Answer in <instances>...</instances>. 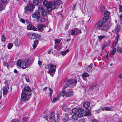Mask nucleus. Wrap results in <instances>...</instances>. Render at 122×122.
Returning <instances> with one entry per match:
<instances>
[{
    "label": "nucleus",
    "instance_id": "c9c22d12",
    "mask_svg": "<svg viewBox=\"0 0 122 122\" xmlns=\"http://www.w3.org/2000/svg\"><path fill=\"white\" fill-rule=\"evenodd\" d=\"M110 12L107 11H105L104 13V15L105 16H108L110 15Z\"/></svg>",
    "mask_w": 122,
    "mask_h": 122
},
{
    "label": "nucleus",
    "instance_id": "6e6d98bb",
    "mask_svg": "<svg viewBox=\"0 0 122 122\" xmlns=\"http://www.w3.org/2000/svg\"><path fill=\"white\" fill-rule=\"evenodd\" d=\"M3 66H6L8 68V63L6 62H4L3 63Z\"/></svg>",
    "mask_w": 122,
    "mask_h": 122
},
{
    "label": "nucleus",
    "instance_id": "bf43d9fd",
    "mask_svg": "<svg viewBox=\"0 0 122 122\" xmlns=\"http://www.w3.org/2000/svg\"><path fill=\"white\" fill-rule=\"evenodd\" d=\"M38 64L40 66H41L42 64V62H41V61H38Z\"/></svg>",
    "mask_w": 122,
    "mask_h": 122
},
{
    "label": "nucleus",
    "instance_id": "4d7b16f0",
    "mask_svg": "<svg viewBox=\"0 0 122 122\" xmlns=\"http://www.w3.org/2000/svg\"><path fill=\"white\" fill-rule=\"evenodd\" d=\"M61 54L63 56H65L66 54V51H62L61 52Z\"/></svg>",
    "mask_w": 122,
    "mask_h": 122
},
{
    "label": "nucleus",
    "instance_id": "0e129e2a",
    "mask_svg": "<svg viewBox=\"0 0 122 122\" xmlns=\"http://www.w3.org/2000/svg\"><path fill=\"white\" fill-rule=\"evenodd\" d=\"M119 17L120 18V20H121L122 18V14H120L119 16Z\"/></svg>",
    "mask_w": 122,
    "mask_h": 122
},
{
    "label": "nucleus",
    "instance_id": "0eeeda50",
    "mask_svg": "<svg viewBox=\"0 0 122 122\" xmlns=\"http://www.w3.org/2000/svg\"><path fill=\"white\" fill-rule=\"evenodd\" d=\"M103 23L102 21H99L96 24L95 27L96 28L102 30L101 29L103 25Z\"/></svg>",
    "mask_w": 122,
    "mask_h": 122
},
{
    "label": "nucleus",
    "instance_id": "9d476101",
    "mask_svg": "<svg viewBox=\"0 0 122 122\" xmlns=\"http://www.w3.org/2000/svg\"><path fill=\"white\" fill-rule=\"evenodd\" d=\"M84 112V111L82 109L80 108L78 109L77 114L78 115L79 117H81L83 116Z\"/></svg>",
    "mask_w": 122,
    "mask_h": 122
},
{
    "label": "nucleus",
    "instance_id": "c756f323",
    "mask_svg": "<svg viewBox=\"0 0 122 122\" xmlns=\"http://www.w3.org/2000/svg\"><path fill=\"white\" fill-rule=\"evenodd\" d=\"M66 95V92L65 91L63 90L61 92L60 94V96H63L65 95Z\"/></svg>",
    "mask_w": 122,
    "mask_h": 122
},
{
    "label": "nucleus",
    "instance_id": "473e14b6",
    "mask_svg": "<svg viewBox=\"0 0 122 122\" xmlns=\"http://www.w3.org/2000/svg\"><path fill=\"white\" fill-rule=\"evenodd\" d=\"M97 85L96 84H93L90 86L89 87L90 89H92L95 87Z\"/></svg>",
    "mask_w": 122,
    "mask_h": 122
},
{
    "label": "nucleus",
    "instance_id": "7c9ffc66",
    "mask_svg": "<svg viewBox=\"0 0 122 122\" xmlns=\"http://www.w3.org/2000/svg\"><path fill=\"white\" fill-rule=\"evenodd\" d=\"M117 52L120 54H122V48L118 47L117 48Z\"/></svg>",
    "mask_w": 122,
    "mask_h": 122
},
{
    "label": "nucleus",
    "instance_id": "774afa93",
    "mask_svg": "<svg viewBox=\"0 0 122 122\" xmlns=\"http://www.w3.org/2000/svg\"><path fill=\"white\" fill-rule=\"evenodd\" d=\"M92 122H98L96 120L94 119L92 120Z\"/></svg>",
    "mask_w": 122,
    "mask_h": 122
},
{
    "label": "nucleus",
    "instance_id": "f03ea898",
    "mask_svg": "<svg viewBox=\"0 0 122 122\" xmlns=\"http://www.w3.org/2000/svg\"><path fill=\"white\" fill-rule=\"evenodd\" d=\"M57 0H54V1L52 2L51 6L47 8V11L49 12H50L52 9H55L57 8L58 7V4L57 3V2H55V1H56Z\"/></svg>",
    "mask_w": 122,
    "mask_h": 122
},
{
    "label": "nucleus",
    "instance_id": "052dcab7",
    "mask_svg": "<svg viewBox=\"0 0 122 122\" xmlns=\"http://www.w3.org/2000/svg\"><path fill=\"white\" fill-rule=\"evenodd\" d=\"M77 34H80V33L81 32V30H78V29L77 28Z\"/></svg>",
    "mask_w": 122,
    "mask_h": 122
},
{
    "label": "nucleus",
    "instance_id": "a211bd4d",
    "mask_svg": "<svg viewBox=\"0 0 122 122\" xmlns=\"http://www.w3.org/2000/svg\"><path fill=\"white\" fill-rule=\"evenodd\" d=\"M44 27V25L42 24H40L37 25V27L38 31L42 32L43 30V28Z\"/></svg>",
    "mask_w": 122,
    "mask_h": 122
},
{
    "label": "nucleus",
    "instance_id": "13d9d810",
    "mask_svg": "<svg viewBox=\"0 0 122 122\" xmlns=\"http://www.w3.org/2000/svg\"><path fill=\"white\" fill-rule=\"evenodd\" d=\"M38 41L37 40H36L34 42V44L37 45L38 44Z\"/></svg>",
    "mask_w": 122,
    "mask_h": 122
},
{
    "label": "nucleus",
    "instance_id": "7ed1b4c3",
    "mask_svg": "<svg viewBox=\"0 0 122 122\" xmlns=\"http://www.w3.org/2000/svg\"><path fill=\"white\" fill-rule=\"evenodd\" d=\"M51 68L48 71V73L50 74H54L56 69V65L55 64H51L50 65Z\"/></svg>",
    "mask_w": 122,
    "mask_h": 122
},
{
    "label": "nucleus",
    "instance_id": "b1692460",
    "mask_svg": "<svg viewBox=\"0 0 122 122\" xmlns=\"http://www.w3.org/2000/svg\"><path fill=\"white\" fill-rule=\"evenodd\" d=\"M78 117L79 116L77 114H74L72 116V118L75 120H76L77 119Z\"/></svg>",
    "mask_w": 122,
    "mask_h": 122
},
{
    "label": "nucleus",
    "instance_id": "8fccbe9b",
    "mask_svg": "<svg viewBox=\"0 0 122 122\" xmlns=\"http://www.w3.org/2000/svg\"><path fill=\"white\" fill-rule=\"evenodd\" d=\"M43 117L47 120H48V117L47 115H44L43 116Z\"/></svg>",
    "mask_w": 122,
    "mask_h": 122
},
{
    "label": "nucleus",
    "instance_id": "cd10ccee",
    "mask_svg": "<svg viewBox=\"0 0 122 122\" xmlns=\"http://www.w3.org/2000/svg\"><path fill=\"white\" fill-rule=\"evenodd\" d=\"M72 111L74 114H77V112H78V109L76 108H73L72 109Z\"/></svg>",
    "mask_w": 122,
    "mask_h": 122
},
{
    "label": "nucleus",
    "instance_id": "e433bc0d",
    "mask_svg": "<svg viewBox=\"0 0 122 122\" xmlns=\"http://www.w3.org/2000/svg\"><path fill=\"white\" fill-rule=\"evenodd\" d=\"M38 1L37 0H34L33 2V4L34 6L37 5L38 3Z\"/></svg>",
    "mask_w": 122,
    "mask_h": 122
},
{
    "label": "nucleus",
    "instance_id": "f257e3e1",
    "mask_svg": "<svg viewBox=\"0 0 122 122\" xmlns=\"http://www.w3.org/2000/svg\"><path fill=\"white\" fill-rule=\"evenodd\" d=\"M30 61L28 59L26 62L24 61H21L20 60H19L17 62V65L20 66L22 69H25L29 67L30 65Z\"/></svg>",
    "mask_w": 122,
    "mask_h": 122
},
{
    "label": "nucleus",
    "instance_id": "49530a36",
    "mask_svg": "<svg viewBox=\"0 0 122 122\" xmlns=\"http://www.w3.org/2000/svg\"><path fill=\"white\" fill-rule=\"evenodd\" d=\"M35 39L38 38H39L40 37V36L38 34H37L35 33Z\"/></svg>",
    "mask_w": 122,
    "mask_h": 122
},
{
    "label": "nucleus",
    "instance_id": "72a5a7b5",
    "mask_svg": "<svg viewBox=\"0 0 122 122\" xmlns=\"http://www.w3.org/2000/svg\"><path fill=\"white\" fill-rule=\"evenodd\" d=\"M54 114L53 113H51L50 114L49 119H52L54 118Z\"/></svg>",
    "mask_w": 122,
    "mask_h": 122
},
{
    "label": "nucleus",
    "instance_id": "5fc2aeb1",
    "mask_svg": "<svg viewBox=\"0 0 122 122\" xmlns=\"http://www.w3.org/2000/svg\"><path fill=\"white\" fill-rule=\"evenodd\" d=\"M51 64H48L46 66V68L47 69H49L50 68H51L50 65Z\"/></svg>",
    "mask_w": 122,
    "mask_h": 122
},
{
    "label": "nucleus",
    "instance_id": "603ef678",
    "mask_svg": "<svg viewBox=\"0 0 122 122\" xmlns=\"http://www.w3.org/2000/svg\"><path fill=\"white\" fill-rule=\"evenodd\" d=\"M49 89L50 92V97H51V96L52 94V93L53 91L52 89L50 88H49Z\"/></svg>",
    "mask_w": 122,
    "mask_h": 122
},
{
    "label": "nucleus",
    "instance_id": "58836bf2",
    "mask_svg": "<svg viewBox=\"0 0 122 122\" xmlns=\"http://www.w3.org/2000/svg\"><path fill=\"white\" fill-rule=\"evenodd\" d=\"M116 34L117 35L116 37L115 40V41H115V42L117 43V42H118V39L119 37V34Z\"/></svg>",
    "mask_w": 122,
    "mask_h": 122
},
{
    "label": "nucleus",
    "instance_id": "f3484780",
    "mask_svg": "<svg viewBox=\"0 0 122 122\" xmlns=\"http://www.w3.org/2000/svg\"><path fill=\"white\" fill-rule=\"evenodd\" d=\"M55 47L57 50L58 49V44L60 43V41L58 39H56L55 40Z\"/></svg>",
    "mask_w": 122,
    "mask_h": 122
},
{
    "label": "nucleus",
    "instance_id": "a18cd8bd",
    "mask_svg": "<svg viewBox=\"0 0 122 122\" xmlns=\"http://www.w3.org/2000/svg\"><path fill=\"white\" fill-rule=\"evenodd\" d=\"M78 122H85V120L83 118H81L79 119Z\"/></svg>",
    "mask_w": 122,
    "mask_h": 122
},
{
    "label": "nucleus",
    "instance_id": "338daca9",
    "mask_svg": "<svg viewBox=\"0 0 122 122\" xmlns=\"http://www.w3.org/2000/svg\"><path fill=\"white\" fill-rule=\"evenodd\" d=\"M4 8L3 6L0 7V11L3 10V9Z\"/></svg>",
    "mask_w": 122,
    "mask_h": 122
},
{
    "label": "nucleus",
    "instance_id": "2eb2a0df",
    "mask_svg": "<svg viewBox=\"0 0 122 122\" xmlns=\"http://www.w3.org/2000/svg\"><path fill=\"white\" fill-rule=\"evenodd\" d=\"M27 35L30 39H35V33H32L31 32H29L27 33Z\"/></svg>",
    "mask_w": 122,
    "mask_h": 122
},
{
    "label": "nucleus",
    "instance_id": "6e6552de",
    "mask_svg": "<svg viewBox=\"0 0 122 122\" xmlns=\"http://www.w3.org/2000/svg\"><path fill=\"white\" fill-rule=\"evenodd\" d=\"M110 24L109 21L107 20L105 22V25H103L102 27V30H106L109 28V25Z\"/></svg>",
    "mask_w": 122,
    "mask_h": 122
},
{
    "label": "nucleus",
    "instance_id": "2f4dec72",
    "mask_svg": "<svg viewBox=\"0 0 122 122\" xmlns=\"http://www.w3.org/2000/svg\"><path fill=\"white\" fill-rule=\"evenodd\" d=\"M105 37V36H98V40L99 41H101Z\"/></svg>",
    "mask_w": 122,
    "mask_h": 122
},
{
    "label": "nucleus",
    "instance_id": "4be33fe9",
    "mask_svg": "<svg viewBox=\"0 0 122 122\" xmlns=\"http://www.w3.org/2000/svg\"><path fill=\"white\" fill-rule=\"evenodd\" d=\"M45 9L43 8V7L42 5L40 6L38 8V11L40 13L41 12V13L43 11H44Z\"/></svg>",
    "mask_w": 122,
    "mask_h": 122
},
{
    "label": "nucleus",
    "instance_id": "f704fd0d",
    "mask_svg": "<svg viewBox=\"0 0 122 122\" xmlns=\"http://www.w3.org/2000/svg\"><path fill=\"white\" fill-rule=\"evenodd\" d=\"M6 39L5 36L4 35H2L1 36V41L3 42H4L6 41Z\"/></svg>",
    "mask_w": 122,
    "mask_h": 122
},
{
    "label": "nucleus",
    "instance_id": "f8f14e48",
    "mask_svg": "<svg viewBox=\"0 0 122 122\" xmlns=\"http://www.w3.org/2000/svg\"><path fill=\"white\" fill-rule=\"evenodd\" d=\"M62 121L64 122H66L68 121L69 120L68 114H63V116H62Z\"/></svg>",
    "mask_w": 122,
    "mask_h": 122
},
{
    "label": "nucleus",
    "instance_id": "a19ab883",
    "mask_svg": "<svg viewBox=\"0 0 122 122\" xmlns=\"http://www.w3.org/2000/svg\"><path fill=\"white\" fill-rule=\"evenodd\" d=\"M41 15L43 16H45L47 14V12L45 11V10L44 11H43V12H42L41 13Z\"/></svg>",
    "mask_w": 122,
    "mask_h": 122
},
{
    "label": "nucleus",
    "instance_id": "c03bdc74",
    "mask_svg": "<svg viewBox=\"0 0 122 122\" xmlns=\"http://www.w3.org/2000/svg\"><path fill=\"white\" fill-rule=\"evenodd\" d=\"M117 43H117H116L115 41H114L113 43L112 44V48H115L116 46V45Z\"/></svg>",
    "mask_w": 122,
    "mask_h": 122
},
{
    "label": "nucleus",
    "instance_id": "3c124183",
    "mask_svg": "<svg viewBox=\"0 0 122 122\" xmlns=\"http://www.w3.org/2000/svg\"><path fill=\"white\" fill-rule=\"evenodd\" d=\"M58 99V98H54L53 99L52 102L54 103L57 101Z\"/></svg>",
    "mask_w": 122,
    "mask_h": 122
},
{
    "label": "nucleus",
    "instance_id": "393cba45",
    "mask_svg": "<svg viewBox=\"0 0 122 122\" xmlns=\"http://www.w3.org/2000/svg\"><path fill=\"white\" fill-rule=\"evenodd\" d=\"M89 76V74L86 72H84L82 74V77L83 79H84V78L87 77H88Z\"/></svg>",
    "mask_w": 122,
    "mask_h": 122
},
{
    "label": "nucleus",
    "instance_id": "de8ad7c7",
    "mask_svg": "<svg viewBox=\"0 0 122 122\" xmlns=\"http://www.w3.org/2000/svg\"><path fill=\"white\" fill-rule=\"evenodd\" d=\"M40 21L41 22H44L45 21V18H41L40 19Z\"/></svg>",
    "mask_w": 122,
    "mask_h": 122
},
{
    "label": "nucleus",
    "instance_id": "dca6fc26",
    "mask_svg": "<svg viewBox=\"0 0 122 122\" xmlns=\"http://www.w3.org/2000/svg\"><path fill=\"white\" fill-rule=\"evenodd\" d=\"M32 17L34 18H35L36 17L37 19H38L40 16V13L38 11L36 12L34 14L32 15Z\"/></svg>",
    "mask_w": 122,
    "mask_h": 122
},
{
    "label": "nucleus",
    "instance_id": "69168bd1",
    "mask_svg": "<svg viewBox=\"0 0 122 122\" xmlns=\"http://www.w3.org/2000/svg\"><path fill=\"white\" fill-rule=\"evenodd\" d=\"M36 45L35 44L33 45V46L34 49H35L36 48Z\"/></svg>",
    "mask_w": 122,
    "mask_h": 122
},
{
    "label": "nucleus",
    "instance_id": "09e8293b",
    "mask_svg": "<svg viewBox=\"0 0 122 122\" xmlns=\"http://www.w3.org/2000/svg\"><path fill=\"white\" fill-rule=\"evenodd\" d=\"M20 21L23 23H25V21L24 19L21 18L20 19Z\"/></svg>",
    "mask_w": 122,
    "mask_h": 122
},
{
    "label": "nucleus",
    "instance_id": "20e7f679",
    "mask_svg": "<svg viewBox=\"0 0 122 122\" xmlns=\"http://www.w3.org/2000/svg\"><path fill=\"white\" fill-rule=\"evenodd\" d=\"M30 95L25 93L22 92L21 95V100L23 101H27L29 98L30 96Z\"/></svg>",
    "mask_w": 122,
    "mask_h": 122
},
{
    "label": "nucleus",
    "instance_id": "9b49d317",
    "mask_svg": "<svg viewBox=\"0 0 122 122\" xmlns=\"http://www.w3.org/2000/svg\"><path fill=\"white\" fill-rule=\"evenodd\" d=\"M43 3L44 5L46 7L47 10L48 8H49L50 7V6H51L52 4V2L51 1L48 2L45 0H44L43 2Z\"/></svg>",
    "mask_w": 122,
    "mask_h": 122
},
{
    "label": "nucleus",
    "instance_id": "e2e57ef3",
    "mask_svg": "<svg viewBox=\"0 0 122 122\" xmlns=\"http://www.w3.org/2000/svg\"><path fill=\"white\" fill-rule=\"evenodd\" d=\"M119 77L121 79H122V74H121L119 75Z\"/></svg>",
    "mask_w": 122,
    "mask_h": 122
},
{
    "label": "nucleus",
    "instance_id": "864d4df0",
    "mask_svg": "<svg viewBox=\"0 0 122 122\" xmlns=\"http://www.w3.org/2000/svg\"><path fill=\"white\" fill-rule=\"evenodd\" d=\"M122 6L121 5H120L119 6V11L121 12L122 10Z\"/></svg>",
    "mask_w": 122,
    "mask_h": 122
},
{
    "label": "nucleus",
    "instance_id": "ea45409f",
    "mask_svg": "<svg viewBox=\"0 0 122 122\" xmlns=\"http://www.w3.org/2000/svg\"><path fill=\"white\" fill-rule=\"evenodd\" d=\"M27 119L26 117H23L22 118V121L21 122H27Z\"/></svg>",
    "mask_w": 122,
    "mask_h": 122
},
{
    "label": "nucleus",
    "instance_id": "4c0bfd02",
    "mask_svg": "<svg viewBox=\"0 0 122 122\" xmlns=\"http://www.w3.org/2000/svg\"><path fill=\"white\" fill-rule=\"evenodd\" d=\"M91 114V111L90 110H88L86 111L85 114V116H87L90 115Z\"/></svg>",
    "mask_w": 122,
    "mask_h": 122
},
{
    "label": "nucleus",
    "instance_id": "ddd939ff",
    "mask_svg": "<svg viewBox=\"0 0 122 122\" xmlns=\"http://www.w3.org/2000/svg\"><path fill=\"white\" fill-rule=\"evenodd\" d=\"M27 29L28 30H32L34 31H36L37 30L36 28L35 27L31 24H30L28 25L27 26Z\"/></svg>",
    "mask_w": 122,
    "mask_h": 122
},
{
    "label": "nucleus",
    "instance_id": "39448f33",
    "mask_svg": "<svg viewBox=\"0 0 122 122\" xmlns=\"http://www.w3.org/2000/svg\"><path fill=\"white\" fill-rule=\"evenodd\" d=\"M77 83V81L75 79H72V80H67L66 82V87L69 86V85L74 84L75 86H76L75 84Z\"/></svg>",
    "mask_w": 122,
    "mask_h": 122
},
{
    "label": "nucleus",
    "instance_id": "bb28decb",
    "mask_svg": "<svg viewBox=\"0 0 122 122\" xmlns=\"http://www.w3.org/2000/svg\"><path fill=\"white\" fill-rule=\"evenodd\" d=\"M73 95V93L70 91L66 93V95L67 97H70Z\"/></svg>",
    "mask_w": 122,
    "mask_h": 122
},
{
    "label": "nucleus",
    "instance_id": "680f3d73",
    "mask_svg": "<svg viewBox=\"0 0 122 122\" xmlns=\"http://www.w3.org/2000/svg\"><path fill=\"white\" fill-rule=\"evenodd\" d=\"M11 122H19L18 120H16L15 119L13 120Z\"/></svg>",
    "mask_w": 122,
    "mask_h": 122
},
{
    "label": "nucleus",
    "instance_id": "4468645a",
    "mask_svg": "<svg viewBox=\"0 0 122 122\" xmlns=\"http://www.w3.org/2000/svg\"><path fill=\"white\" fill-rule=\"evenodd\" d=\"M120 28L121 27L120 25L117 24L115 26L114 30L113 31L112 30V31L113 32L115 31L116 34H118L117 33L120 30Z\"/></svg>",
    "mask_w": 122,
    "mask_h": 122
},
{
    "label": "nucleus",
    "instance_id": "37998d69",
    "mask_svg": "<svg viewBox=\"0 0 122 122\" xmlns=\"http://www.w3.org/2000/svg\"><path fill=\"white\" fill-rule=\"evenodd\" d=\"M13 46V44L11 43H9L7 46L8 48L9 49H10Z\"/></svg>",
    "mask_w": 122,
    "mask_h": 122
},
{
    "label": "nucleus",
    "instance_id": "c85d7f7f",
    "mask_svg": "<svg viewBox=\"0 0 122 122\" xmlns=\"http://www.w3.org/2000/svg\"><path fill=\"white\" fill-rule=\"evenodd\" d=\"M3 95H6L8 92L6 88H4L3 89Z\"/></svg>",
    "mask_w": 122,
    "mask_h": 122
},
{
    "label": "nucleus",
    "instance_id": "a878e982",
    "mask_svg": "<svg viewBox=\"0 0 122 122\" xmlns=\"http://www.w3.org/2000/svg\"><path fill=\"white\" fill-rule=\"evenodd\" d=\"M87 71L89 72H91L93 70V69L91 65H89L86 68Z\"/></svg>",
    "mask_w": 122,
    "mask_h": 122
},
{
    "label": "nucleus",
    "instance_id": "412c9836",
    "mask_svg": "<svg viewBox=\"0 0 122 122\" xmlns=\"http://www.w3.org/2000/svg\"><path fill=\"white\" fill-rule=\"evenodd\" d=\"M90 105V103L89 102H86L84 103L83 105L84 107L86 109L88 108Z\"/></svg>",
    "mask_w": 122,
    "mask_h": 122
},
{
    "label": "nucleus",
    "instance_id": "5701e85b",
    "mask_svg": "<svg viewBox=\"0 0 122 122\" xmlns=\"http://www.w3.org/2000/svg\"><path fill=\"white\" fill-rule=\"evenodd\" d=\"M102 110L104 111L105 110L106 111H110L112 110V109L111 108H110L108 107H102L101 108Z\"/></svg>",
    "mask_w": 122,
    "mask_h": 122
},
{
    "label": "nucleus",
    "instance_id": "79ce46f5",
    "mask_svg": "<svg viewBox=\"0 0 122 122\" xmlns=\"http://www.w3.org/2000/svg\"><path fill=\"white\" fill-rule=\"evenodd\" d=\"M117 51V49L116 48H114L113 50H112V55H114L115 52H116Z\"/></svg>",
    "mask_w": 122,
    "mask_h": 122
},
{
    "label": "nucleus",
    "instance_id": "6ab92c4d",
    "mask_svg": "<svg viewBox=\"0 0 122 122\" xmlns=\"http://www.w3.org/2000/svg\"><path fill=\"white\" fill-rule=\"evenodd\" d=\"M15 45L16 46H18L20 44V41L18 38H16L14 41Z\"/></svg>",
    "mask_w": 122,
    "mask_h": 122
},
{
    "label": "nucleus",
    "instance_id": "aec40b11",
    "mask_svg": "<svg viewBox=\"0 0 122 122\" xmlns=\"http://www.w3.org/2000/svg\"><path fill=\"white\" fill-rule=\"evenodd\" d=\"M77 28H76L71 30V34L72 35H76L77 34Z\"/></svg>",
    "mask_w": 122,
    "mask_h": 122
},
{
    "label": "nucleus",
    "instance_id": "1a4fd4ad",
    "mask_svg": "<svg viewBox=\"0 0 122 122\" xmlns=\"http://www.w3.org/2000/svg\"><path fill=\"white\" fill-rule=\"evenodd\" d=\"M34 7L35 6L33 5L32 4L29 5L28 6L25 7V8L24 13H27L26 11L28 10L31 11Z\"/></svg>",
    "mask_w": 122,
    "mask_h": 122
},
{
    "label": "nucleus",
    "instance_id": "423d86ee",
    "mask_svg": "<svg viewBox=\"0 0 122 122\" xmlns=\"http://www.w3.org/2000/svg\"><path fill=\"white\" fill-rule=\"evenodd\" d=\"M32 90L28 86H26L24 87V90L22 91V92L31 95V92Z\"/></svg>",
    "mask_w": 122,
    "mask_h": 122
}]
</instances>
